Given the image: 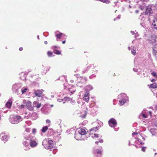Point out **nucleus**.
<instances>
[{
    "label": "nucleus",
    "mask_w": 157,
    "mask_h": 157,
    "mask_svg": "<svg viewBox=\"0 0 157 157\" xmlns=\"http://www.w3.org/2000/svg\"><path fill=\"white\" fill-rule=\"evenodd\" d=\"M23 102L25 104L27 108L29 110L31 111L34 110V107L32 106L31 101H26L25 100H24Z\"/></svg>",
    "instance_id": "20e7f679"
},
{
    "label": "nucleus",
    "mask_w": 157,
    "mask_h": 157,
    "mask_svg": "<svg viewBox=\"0 0 157 157\" xmlns=\"http://www.w3.org/2000/svg\"><path fill=\"white\" fill-rule=\"evenodd\" d=\"M50 69V66H47V67H46V72L47 71H49Z\"/></svg>",
    "instance_id": "a19ab883"
},
{
    "label": "nucleus",
    "mask_w": 157,
    "mask_h": 157,
    "mask_svg": "<svg viewBox=\"0 0 157 157\" xmlns=\"http://www.w3.org/2000/svg\"><path fill=\"white\" fill-rule=\"evenodd\" d=\"M44 44H47L48 42H47V41H44Z\"/></svg>",
    "instance_id": "4d7b16f0"
},
{
    "label": "nucleus",
    "mask_w": 157,
    "mask_h": 157,
    "mask_svg": "<svg viewBox=\"0 0 157 157\" xmlns=\"http://www.w3.org/2000/svg\"><path fill=\"white\" fill-rule=\"evenodd\" d=\"M131 33L132 34V35H134V34H135V32L134 31H131Z\"/></svg>",
    "instance_id": "de8ad7c7"
},
{
    "label": "nucleus",
    "mask_w": 157,
    "mask_h": 157,
    "mask_svg": "<svg viewBox=\"0 0 157 157\" xmlns=\"http://www.w3.org/2000/svg\"><path fill=\"white\" fill-rule=\"evenodd\" d=\"M36 132V129L35 128L33 129L32 130V133L33 134H35Z\"/></svg>",
    "instance_id": "ea45409f"
},
{
    "label": "nucleus",
    "mask_w": 157,
    "mask_h": 157,
    "mask_svg": "<svg viewBox=\"0 0 157 157\" xmlns=\"http://www.w3.org/2000/svg\"><path fill=\"white\" fill-rule=\"evenodd\" d=\"M32 117L33 120H35L37 118V116L36 114L35 113H34L32 114Z\"/></svg>",
    "instance_id": "c756f323"
},
{
    "label": "nucleus",
    "mask_w": 157,
    "mask_h": 157,
    "mask_svg": "<svg viewBox=\"0 0 157 157\" xmlns=\"http://www.w3.org/2000/svg\"><path fill=\"white\" fill-rule=\"evenodd\" d=\"M109 124L111 127H114L116 126L117 122L115 119L112 118L109 121Z\"/></svg>",
    "instance_id": "9d476101"
},
{
    "label": "nucleus",
    "mask_w": 157,
    "mask_h": 157,
    "mask_svg": "<svg viewBox=\"0 0 157 157\" xmlns=\"http://www.w3.org/2000/svg\"><path fill=\"white\" fill-rule=\"evenodd\" d=\"M42 145L45 148L48 149H51L53 147V141L51 140H44L42 143Z\"/></svg>",
    "instance_id": "f03ea898"
},
{
    "label": "nucleus",
    "mask_w": 157,
    "mask_h": 157,
    "mask_svg": "<svg viewBox=\"0 0 157 157\" xmlns=\"http://www.w3.org/2000/svg\"><path fill=\"white\" fill-rule=\"evenodd\" d=\"M148 20L150 21V18H148Z\"/></svg>",
    "instance_id": "0e129e2a"
},
{
    "label": "nucleus",
    "mask_w": 157,
    "mask_h": 157,
    "mask_svg": "<svg viewBox=\"0 0 157 157\" xmlns=\"http://www.w3.org/2000/svg\"><path fill=\"white\" fill-rule=\"evenodd\" d=\"M137 134V133L136 132H134L132 133V135L134 136V135H136Z\"/></svg>",
    "instance_id": "a18cd8bd"
},
{
    "label": "nucleus",
    "mask_w": 157,
    "mask_h": 157,
    "mask_svg": "<svg viewBox=\"0 0 157 157\" xmlns=\"http://www.w3.org/2000/svg\"><path fill=\"white\" fill-rule=\"evenodd\" d=\"M47 54L48 56L51 57L52 56V52H51L48 51V52Z\"/></svg>",
    "instance_id": "58836bf2"
},
{
    "label": "nucleus",
    "mask_w": 157,
    "mask_h": 157,
    "mask_svg": "<svg viewBox=\"0 0 157 157\" xmlns=\"http://www.w3.org/2000/svg\"><path fill=\"white\" fill-rule=\"evenodd\" d=\"M93 89V87L92 86L89 85L86 86L85 88V90H86V92L88 91L91 90H92Z\"/></svg>",
    "instance_id": "a878e982"
},
{
    "label": "nucleus",
    "mask_w": 157,
    "mask_h": 157,
    "mask_svg": "<svg viewBox=\"0 0 157 157\" xmlns=\"http://www.w3.org/2000/svg\"><path fill=\"white\" fill-rule=\"evenodd\" d=\"M48 129V127L47 126H45L43 127L42 129H41V131L43 132H46V131Z\"/></svg>",
    "instance_id": "c85d7f7f"
},
{
    "label": "nucleus",
    "mask_w": 157,
    "mask_h": 157,
    "mask_svg": "<svg viewBox=\"0 0 157 157\" xmlns=\"http://www.w3.org/2000/svg\"><path fill=\"white\" fill-rule=\"evenodd\" d=\"M22 119L21 117L18 115H11L9 118V121L13 124H17L21 121Z\"/></svg>",
    "instance_id": "f257e3e1"
},
{
    "label": "nucleus",
    "mask_w": 157,
    "mask_h": 157,
    "mask_svg": "<svg viewBox=\"0 0 157 157\" xmlns=\"http://www.w3.org/2000/svg\"><path fill=\"white\" fill-rule=\"evenodd\" d=\"M28 90V88L27 87H23L21 90V91H20V94H25L27 91Z\"/></svg>",
    "instance_id": "393cba45"
},
{
    "label": "nucleus",
    "mask_w": 157,
    "mask_h": 157,
    "mask_svg": "<svg viewBox=\"0 0 157 157\" xmlns=\"http://www.w3.org/2000/svg\"><path fill=\"white\" fill-rule=\"evenodd\" d=\"M151 112L150 111H148L147 110H144L142 113V115L144 118H147L149 115L150 116L151 115Z\"/></svg>",
    "instance_id": "6e6552de"
},
{
    "label": "nucleus",
    "mask_w": 157,
    "mask_h": 157,
    "mask_svg": "<svg viewBox=\"0 0 157 157\" xmlns=\"http://www.w3.org/2000/svg\"><path fill=\"white\" fill-rule=\"evenodd\" d=\"M140 25L143 26V27H144V25H143V23H140Z\"/></svg>",
    "instance_id": "6e6d98bb"
},
{
    "label": "nucleus",
    "mask_w": 157,
    "mask_h": 157,
    "mask_svg": "<svg viewBox=\"0 0 157 157\" xmlns=\"http://www.w3.org/2000/svg\"><path fill=\"white\" fill-rule=\"evenodd\" d=\"M90 78H92V77H91V76H90Z\"/></svg>",
    "instance_id": "338daca9"
},
{
    "label": "nucleus",
    "mask_w": 157,
    "mask_h": 157,
    "mask_svg": "<svg viewBox=\"0 0 157 157\" xmlns=\"http://www.w3.org/2000/svg\"><path fill=\"white\" fill-rule=\"evenodd\" d=\"M120 18V15H119L116 18H115L114 19V20H115L116 19H119Z\"/></svg>",
    "instance_id": "8fccbe9b"
},
{
    "label": "nucleus",
    "mask_w": 157,
    "mask_h": 157,
    "mask_svg": "<svg viewBox=\"0 0 157 157\" xmlns=\"http://www.w3.org/2000/svg\"><path fill=\"white\" fill-rule=\"evenodd\" d=\"M131 50L132 54L134 55H135L136 51V48L135 47H133L132 48Z\"/></svg>",
    "instance_id": "bb28decb"
},
{
    "label": "nucleus",
    "mask_w": 157,
    "mask_h": 157,
    "mask_svg": "<svg viewBox=\"0 0 157 157\" xmlns=\"http://www.w3.org/2000/svg\"><path fill=\"white\" fill-rule=\"evenodd\" d=\"M135 37H136L137 36H138V33L136 32L135 33Z\"/></svg>",
    "instance_id": "09e8293b"
},
{
    "label": "nucleus",
    "mask_w": 157,
    "mask_h": 157,
    "mask_svg": "<svg viewBox=\"0 0 157 157\" xmlns=\"http://www.w3.org/2000/svg\"><path fill=\"white\" fill-rule=\"evenodd\" d=\"M152 25L154 29L157 30V17L153 20Z\"/></svg>",
    "instance_id": "dca6fc26"
},
{
    "label": "nucleus",
    "mask_w": 157,
    "mask_h": 157,
    "mask_svg": "<svg viewBox=\"0 0 157 157\" xmlns=\"http://www.w3.org/2000/svg\"><path fill=\"white\" fill-rule=\"evenodd\" d=\"M150 132L152 135H155V133L156 132V130L154 129V128H151L150 129Z\"/></svg>",
    "instance_id": "473e14b6"
},
{
    "label": "nucleus",
    "mask_w": 157,
    "mask_h": 157,
    "mask_svg": "<svg viewBox=\"0 0 157 157\" xmlns=\"http://www.w3.org/2000/svg\"><path fill=\"white\" fill-rule=\"evenodd\" d=\"M69 98H64V99H57V101L59 102H61L62 101H63V100H68V99Z\"/></svg>",
    "instance_id": "2f4dec72"
},
{
    "label": "nucleus",
    "mask_w": 157,
    "mask_h": 157,
    "mask_svg": "<svg viewBox=\"0 0 157 157\" xmlns=\"http://www.w3.org/2000/svg\"><path fill=\"white\" fill-rule=\"evenodd\" d=\"M155 81V79H153L151 80V82H154Z\"/></svg>",
    "instance_id": "603ef678"
},
{
    "label": "nucleus",
    "mask_w": 157,
    "mask_h": 157,
    "mask_svg": "<svg viewBox=\"0 0 157 157\" xmlns=\"http://www.w3.org/2000/svg\"><path fill=\"white\" fill-rule=\"evenodd\" d=\"M65 42H66L65 41H63L62 42V43L63 44H64L65 43Z\"/></svg>",
    "instance_id": "13d9d810"
},
{
    "label": "nucleus",
    "mask_w": 157,
    "mask_h": 157,
    "mask_svg": "<svg viewBox=\"0 0 157 157\" xmlns=\"http://www.w3.org/2000/svg\"><path fill=\"white\" fill-rule=\"evenodd\" d=\"M25 107V105H19L18 106V108L19 109H22L24 108Z\"/></svg>",
    "instance_id": "f704fd0d"
},
{
    "label": "nucleus",
    "mask_w": 157,
    "mask_h": 157,
    "mask_svg": "<svg viewBox=\"0 0 157 157\" xmlns=\"http://www.w3.org/2000/svg\"><path fill=\"white\" fill-rule=\"evenodd\" d=\"M77 132L82 136L84 137H85V135L86 133V131L83 128L80 129L78 130Z\"/></svg>",
    "instance_id": "6ab92c4d"
},
{
    "label": "nucleus",
    "mask_w": 157,
    "mask_h": 157,
    "mask_svg": "<svg viewBox=\"0 0 157 157\" xmlns=\"http://www.w3.org/2000/svg\"><path fill=\"white\" fill-rule=\"evenodd\" d=\"M98 142H97V141H96L95 142V144H98Z\"/></svg>",
    "instance_id": "bf43d9fd"
},
{
    "label": "nucleus",
    "mask_w": 157,
    "mask_h": 157,
    "mask_svg": "<svg viewBox=\"0 0 157 157\" xmlns=\"http://www.w3.org/2000/svg\"><path fill=\"white\" fill-rule=\"evenodd\" d=\"M0 136L1 137L2 140L5 141H7L9 138L8 136L3 132L0 134Z\"/></svg>",
    "instance_id": "9b49d317"
},
{
    "label": "nucleus",
    "mask_w": 157,
    "mask_h": 157,
    "mask_svg": "<svg viewBox=\"0 0 157 157\" xmlns=\"http://www.w3.org/2000/svg\"><path fill=\"white\" fill-rule=\"evenodd\" d=\"M156 36L155 34L152 35L148 39V41L149 43L154 44L156 42Z\"/></svg>",
    "instance_id": "0eeeda50"
},
{
    "label": "nucleus",
    "mask_w": 157,
    "mask_h": 157,
    "mask_svg": "<svg viewBox=\"0 0 157 157\" xmlns=\"http://www.w3.org/2000/svg\"><path fill=\"white\" fill-rule=\"evenodd\" d=\"M38 143L35 140H30V146L32 147H34L37 145Z\"/></svg>",
    "instance_id": "f3484780"
},
{
    "label": "nucleus",
    "mask_w": 157,
    "mask_h": 157,
    "mask_svg": "<svg viewBox=\"0 0 157 157\" xmlns=\"http://www.w3.org/2000/svg\"><path fill=\"white\" fill-rule=\"evenodd\" d=\"M99 136H100L99 135L95 134V133L94 134H92V136H91V137L93 138H98V137H99Z\"/></svg>",
    "instance_id": "7c9ffc66"
},
{
    "label": "nucleus",
    "mask_w": 157,
    "mask_h": 157,
    "mask_svg": "<svg viewBox=\"0 0 157 157\" xmlns=\"http://www.w3.org/2000/svg\"><path fill=\"white\" fill-rule=\"evenodd\" d=\"M150 88H157V83H154L149 85Z\"/></svg>",
    "instance_id": "cd10ccee"
},
{
    "label": "nucleus",
    "mask_w": 157,
    "mask_h": 157,
    "mask_svg": "<svg viewBox=\"0 0 157 157\" xmlns=\"http://www.w3.org/2000/svg\"><path fill=\"white\" fill-rule=\"evenodd\" d=\"M37 38H38V39H39V36H37Z\"/></svg>",
    "instance_id": "e2e57ef3"
},
{
    "label": "nucleus",
    "mask_w": 157,
    "mask_h": 157,
    "mask_svg": "<svg viewBox=\"0 0 157 157\" xmlns=\"http://www.w3.org/2000/svg\"><path fill=\"white\" fill-rule=\"evenodd\" d=\"M75 139L77 140H82L84 138L78 132H76L75 135Z\"/></svg>",
    "instance_id": "f8f14e48"
},
{
    "label": "nucleus",
    "mask_w": 157,
    "mask_h": 157,
    "mask_svg": "<svg viewBox=\"0 0 157 157\" xmlns=\"http://www.w3.org/2000/svg\"><path fill=\"white\" fill-rule=\"evenodd\" d=\"M128 49L129 50H130V47H128Z\"/></svg>",
    "instance_id": "052dcab7"
},
{
    "label": "nucleus",
    "mask_w": 157,
    "mask_h": 157,
    "mask_svg": "<svg viewBox=\"0 0 157 157\" xmlns=\"http://www.w3.org/2000/svg\"><path fill=\"white\" fill-rule=\"evenodd\" d=\"M89 99V92L88 91H86L85 92L84 97H83V99L85 101L87 102L88 101Z\"/></svg>",
    "instance_id": "ddd939ff"
},
{
    "label": "nucleus",
    "mask_w": 157,
    "mask_h": 157,
    "mask_svg": "<svg viewBox=\"0 0 157 157\" xmlns=\"http://www.w3.org/2000/svg\"><path fill=\"white\" fill-rule=\"evenodd\" d=\"M153 55L157 57V44L153 47Z\"/></svg>",
    "instance_id": "a211bd4d"
},
{
    "label": "nucleus",
    "mask_w": 157,
    "mask_h": 157,
    "mask_svg": "<svg viewBox=\"0 0 157 157\" xmlns=\"http://www.w3.org/2000/svg\"><path fill=\"white\" fill-rule=\"evenodd\" d=\"M21 87V85L20 84H15L12 86V90L13 91L16 92L18 94H20V93L19 91V89Z\"/></svg>",
    "instance_id": "39448f33"
},
{
    "label": "nucleus",
    "mask_w": 157,
    "mask_h": 157,
    "mask_svg": "<svg viewBox=\"0 0 157 157\" xmlns=\"http://www.w3.org/2000/svg\"><path fill=\"white\" fill-rule=\"evenodd\" d=\"M80 78H79L77 79V86L81 87L83 86V85H81L80 84H83L86 81V79L85 78H81V79H80Z\"/></svg>",
    "instance_id": "1a4fd4ad"
},
{
    "label": "nucleus",
    "mask_w": 157,
    "mask_h": 157,
    "mask_svg": "<svg viewBox=\"0 0 157 157\" xmlns=\"http://www.w3.org/2000/svg\"><path fill=\"white\" fill-rule=\"evenodd\" d=\"M153 11L151 6H148L146 8V10L145 12V14H150L152 13Z\"/></svg>",
    "instance_id": "2eb2a0df"
},
{
    "label": "nucleus",
    "mask_w": 157,
    "mask_h": 157,
    "mask_svg": "<svg viewBox=\"0 0 157 157\" xmlns=\"http://www.w3.org/2000/svg\"><path fill=\"white\" fill-rule=\"evenodd\" d=\"M142 151H145V149L144 147H143L142 148V149H141Z\"/></svg>",
    "instance_id": "3c124183"
},
{
    "label": "nucleus",
    "mask_w": 157,
    "mask_h": 157,
    "mask_svg": "<svg viewBox=\"0 0 157 157\" xmlns=\"http://www.w3.org/2000/svg\"><path fill=\"white\" fill-rule=\"evenodd\" d=\"M23 48L22 47H21L19 48V50L20 51H21L22 50Z\"/></svg>",
    "instance_id": "864d4df0"
},
{
    "label": "nucleus",
    "mask_w": 157,
    "mask_h": 157,
    "mask_svg": "<svg viewBox=\"0 0 157 157\" xmlns=\"http://www.w3.org/2000/svg\"><path fill=\"white\" fill-rule=\"evenodd\" d=\"M83 113V114L81 115V117H84L86 116V113L85 111H84Z\"/></svg>",
    "instance_id": "4c0bfd02"
},
{
    "label": "nucleus",
    "mask_w": 157,
    "mask_h": 157,
    "mask_svg": "<svg viewBox=\"0 0 157 157\" xmlns=\"http://www.w3.org/2000/svg\"><path fill=\"white\" fill-rule=\"evenodd\" d=\"M102 151L101 149H97L94 151L95 153L97 154V157H101Z\"/></svg>",
    "instance_id": "4be33fe9"
},
{
    "label": "nucleus",
    "mask_w": 157,
    "mask_h": 157,
    "mask_svg": "<svg viewBox=\"0 0 157 157\" xmlns=\"http://www.w3.org/2000/svg\"><path fill=\"white\" fill-rule=\"evenodd\" d=\"M98 127H95V128H91L90 130V132H91L92 131H96V130L97 129H98V128H97Z\"/></svg>",
    "instance_id": "72a5a7b5"
},
{
    "label": "nucleus",
    "mask_w": 157,
    "mask_h": 157,
    "mask_svg": "<svg viewBox=\"0 0 157 157\" xmlns=\"http://www.w3.org/2000/svg\"><path fill=\"white\" fill-rule=\"evenodd\" d=\"M23 144L25 146L27 147L25 149V150H28L30 149V146L29 145V144L28 142L26 141H24L23 143Z\"/></svg>",
    "instance_id": "b1692460"
},
{
    "label": "nucleus",
    "mask_w": 157,
    "mask_h": 157,
    "mask_svg": "<svg viewBox=\"0 0 157 157\" xmlns=\"http://www.w3.org/2000/svg\"><path fill=\"white\" fill-rule=\"evenodd\" d=\"M99 142L101 143H103V141L102 140L100 139L99 140Z\"/></svg>",
    "instance_id": "49530a36"
},
{
    "label": "nucleus",
    "mask_w": 157,
    "mask_h": 157,
    "mask_svg": "<svg viewBox=\"0 0 157 157\" xmlns=\"http://www.w3.org/2000/svg\"><path fill=\"white\" fill-rule=\"evenodd\" d=\"M33 105L34 107H36L37 109L40 108L41 106V104L39 103L37 101H34Z\"/></svg>",
    "instance_id": "412c9836"
},
{
    "label": "nucleus",
    "mask_w": 157,
    "mask_h": 157,
    "mask_svg": "<svg viewBox=\"0 0 157 157\" xmlns=\"http://www.w3.org/2000/svg\"><path fill=\"white\" fill-rule=\"evenodd\" d=\"M71 88L69 90V91H71Z\"/></svg>",
    "instance_id": "69168bd1"
},
{
    "label": "nucleus",
    "mask_w": 157,
    "mask_h": 157,
    "mask_svg": "<svg viewBox=\"0 0 157 157\" xmlns=\"http://www.w3.org/2000/svg\"><path fill=\"white\" fill-rule=\"evenodd\" d=\"M56 36L57 37V40H58V39H60L61 37L63 35V33H59V32L57 31L55 32Z\"/></svg>",
    "instance_id": "5701e85b"
},
{
    "label": "nucleus",
    "mask_w": 157,
    "mask_h": 157,
    "mask_svg": "<svg viewBox=\"0 0 157 157\" xmlns=\"http://www.w3.org/2000/svg\"><path fill=\"white\" fill-rule=\"evenodd\" d=\"M136 11V12L137 13H138V11Z\"/></svg>",
    "instance_id": "774afa93"
},
{
    "label": "nucleus",
    "mask_w": 157,
    "mask_h": 157,
    "mask_svg": "<svg viewBox=\"0 0 157 157\" xmlns=\"http://www.w3.org/2000/svg\"><path fill=\"white\" fill-rule=\"evenodd\" d=\"M133 70L135 71V72H137V71H138V69L137 68V67H134L133 68Z\"/></svg>",
    "instance_id": "c03bdc74"
},
{
    "label": "nucleus",
    "mask_w": 157,
    "mask_h": 157,
    "mask_svg": "<svg viewBox=\"0 0 157 157\" xmlns=\"http://www.w3.org/2000/svg\"><path fill=\"white\" fill-rule=\"evenodd\" d=\"M31 131L29 128H26L24 132V137L26 140H28L31 138V136L29 134Z\"/></svg>",
    "instance_id": "423d86ee"
},
{
    "label": "nucleus",
    "mask_w": 157,
    "mask_h": 157,
    "mask_svg": "<svg viewBox=\"0 0 157 157\" xmlns=\"http://www.w3.org/2000/svg\"><path fill=\"white\" fill-rule=\"evenodd\" d=\"M12 103V98L10 99L6 104V106L8 108H10Z\"/></svg>",
    "instance_id": "aec40b11"
},
{
    "label": "nucleus",
    "mask_w": 157,
    "mask_h": 157,
    "mask_svg": "<svg viewBox=\"0 0 157 157\" xmlns=\"http://www.w3.org/2000/svg\"><path fill=\"white\" fill-rule=\"evenodd\" d=\"M46 122L47 124H49L51 122V121L49 119H47L46 121Z\"/></svg>",
    "instance_id": "79ce46f5"
},
{
    "label": "nucleus",
    "mask_w": 157,
    "mask_h": 157,
    "mask_svg": "<svg viewBox=\"0 0 157 157\" xmlns=\"http://www.w3.org/2000/svg\"><path fill=\"white\" fill-rule=\"evenodd\" d=\"M43 90H34V93L36 96L39 97H40L42 94Z\"/></svg>",
    "instance_id": "4468645a"
},
{
    "label": "nucleus",
    "mask_w": 157,
    "mask_h": 157,
    "mask_svg": "<svg viewBox=\"0 0 157 157\" xmlns=\"http://www.w3.org/2000/svg\"><path fill=\"white\" fill-rule=\"evenodd\" d=\"M119 104L120 105H123L124 103L128 101V97L127 95L123 93H122L119 95Z\"/></svg>",
    "instance_id": "7ed1b4c3"
},
{
    "label": "nucleus",
    "mask_w": 157,
    "mask_h": 157,
    "mask_svg": "<svg viewBox=\"0 0 157 157\" xmlns=\"http://www.w3.org/2000/svg\"><path fill=\"white\" fill-rule=\"evenodd\" d=\"M54 53L55 54H56L57 55H60L61 54L60 52L58 50H55L54 51Z\"/></svg>",
    "instance_id": "c9c22d12"
},
{
    "label": "nucleus",
    "mask_w": 157,
    "mask_h": 157,
    "mask_svg": "<svg viewBox=\"0 0 157 157\" xmlns=\"http://www.w3.org/2000/svg\"><path fill=\"white\" fill-rule=\"evenodd\" d=\"M155 125L157 127V120L156 121L155 123Z\"/></svg>",
    "instance_id": "5fc2aeb1"
},
{
    "label": "nucleus",
    "mask_w": 157,
    "mask_h": 157,
    "mask_svg": "<svg viewBox=\"0 0 157 157\" xmlns=\"http://www.w3.org/2000/svg\"><path fill=\"white\" fill-rule=\"evenodd\" d=\"M141 20V21H144L145 20V17L144 16L142 17Z\"/></svg>",
    "instance_id": "37998d69"
},
{
    "label": "nucleus",
    "mask_w": 157,
    "mask_h": 157,
    "mask_svg": "<svg viewBox=\"0 0 157 157\" xmlns=\"http://www.w3.org/2000/svg\"><path fill=\"white\" fill-rule=\"evenodd\" d=\"M151 74L153 76L157 78V75L156 74V73L155 72H154V71L151 72Z\"/></svg>",
    "instance_id": "e433bc0d"
},
{
    "label": "nucleus",
    "mask_w": 157,
    "mask_h": 157,
    "mask_svg": "<svg viewBox=\"0 0 157 157\" xmlns=\"http://www.w3.org/2000/svg\"><path fill=\"white\" fill-rule=\"evenodd\" d=\"M51 97L53 98V97L54 96L53 95H51Z\"/></svg>",
    "instance_id": "680f3d73"
}]
</instances>
